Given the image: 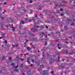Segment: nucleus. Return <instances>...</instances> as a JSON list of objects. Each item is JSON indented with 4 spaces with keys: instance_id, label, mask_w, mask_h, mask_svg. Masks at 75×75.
Wrapping results in <instances>:
<instances>
[{
    "instance_id": "4d7b16f0",
    "label": "nucleus",
    "mask_w": 75,
    "mask_h": 75,
    "mask_svg": "<svg viewBox=\"0 0 75 75\" xmlns=\"http://www.w3.org/2000/svg\"><path fill=\"white\" fill-rule=\"evenodd\" d=\"M25 20H26V21L27 22V20H28V18H25Z\"/></svg>"
},
{
    "instance_id": "4be33fe9",
    "label": "nucleus",
    "mask_w": 75,
    "mask_h": 75,
    "mask_svg": "<svg viewBox=\"0 0 75 75\" xmlns=\"http://www.w3.org/2000/svg\"><path fill=\"white\" fill-rule=\"evenodd\" d=\"M38 7L39 9L40 10H41V8H42V7H41V6L38 5Z\"/></svg>"
},
{
    "instance_id": "412c9836",
    "label": "nucleus",
    "mask_w": 75,
    "mask_h": 75,
    "mask_svg": "<svg viewBox=\"0 0 75 75\" xmlns=\"http://www.w3.org/2000/svg\"><path fill=\"white\" fill-rule=\"evenodd\" d=\"M18 70L16 68H15L14 69V71H15V72H18Z\"/></svg>"
},
{
    "instance_id": "72a5a7b5",
    "label": "nucleus",
    "mask_w": 75,
    "mask_h": 75,
    "mask_svg": "<svg viewBox=\"0 0 75 75\" xmlns=\"http://www.w3.org/2000/svg\"><path fill=\"white\" fill-rule=\"evenodd\" d=\"M11 65H12V68H14L15 67V66H14V64L12 63V64H11Z\"/></svg>"
},
{
    "instance_id": "f8f14e48",
    "label": "nucleus",
    "mask_w": 75,
    "mask_h": 75,
    "mask_svg": "<svg viewBox=\"0 0 75 75\" xmlns=\"http://www.w3.org/2000/svg\"><path fill=\"white\" fill-rule=\"evenodd\" d=\"M12 26L11 27V28H13V32L14 31V30H15V28H13V24H11Z\"/></svg>"
},
{
    "instance_id": "37998d69",
    "label": "nucleus",
    "mask_w": 75,
    "mask_h": 75,
    "mask_svg": "<svg viewBox=\"0 0 75 75\" xmlns=\"http://www.w3.org/2000/svg\"><path fill=\"white\" fill-rule=\"evenodd\" d=\"M30 60V59L29 58H27V62H29V61Z\"/></svg>"
},
{
    "instance_id": "6ab92c4d",
    "label": "nucleus",
    "mask_w": 75,
    "mask_h": 75,
    "mask_svg": "<svg viewBox=\"0 0 75 75\" xmlns=\"http://www.w3.org/2000/svg\"><path fill=\"white\" fill-rule=\"evenodd\" d=\"M19 56L18 55L16 57L17 61H20V59H19Z\"/></svg>"
},
{
    "instance_id": "7c9ffc66",
    "label": "nucleus",
    "mask_w": 75,
    "mask_h": 75,
    "mask_svg": "<svg viewBox=\"0 0 75 75\" xmlns=\"http://www.w3.org/2000/svg\"><path fill=\"white\" fill-rule=\"evenodd\" d=\"M33 41H37V39L36 38H34Z\"/></svg>"
},
{
    "instance_id": "774afa93",
    "label": "nucleus",
    "mask_w": 75,
    "mask_h": 75,
    "mask_svg": "<svg viewBox=\"0 0 75 75\" xmlns=\"http://www.w3.org/2000/svg\"><path fill=\"white\" fill-rule=\"evenodd\" d=\"M53 73H54V71H51V74H53Z\"/></svg>"
},
{
    "instance_id": "de8ad7c7",
    "label": "nucleus",
    "mask_w": 75,
    "mask_h": 75,
    "mask_svg": "<svg viewBox=\"0 0 75 75\" xmlns=\"http://www.w3.org/2000/svg\"><path fill=\"white\" fill-rule=\"evenodd\" d=\"M22 28H23V26L21 25L20 26V28L21 29H22Z\"/></svg>"
},
{
    "instance_id": "5fc2aeb1",
    "label": "nucleus",
    "mask_w": 75,
    "mask_h": 75,
    "mask_svg": "<svg viewBox=\"0 0 75 75\" xmlns=\"http://www.w3.org/2000/svg\"><path fill=\"white\" fill-rule=\"evenodd\" d=\"M5 27H6L7 28H8V27H9V26L8 25H5Z\"/></svg>"
},
{
    "instance_id": "c03bdc74",
    "label": "nucleus",
    "mask_w": 75,
    "mask_h": 75,
    "mask_svg": "<svg viewBox=\"0 0 75 75\" xmlns=\"http://www.w3.org/2000/svg\"><path fill=\"white\" fill-rule=\"evenodd\" d=\"M5 59V57L4 56H3L2 59V60H4Z\"/></svg>"
},
{
    "instance_id": "5701e85b",
    "label": "nucleus",
    "mask_w": 75,
    "mask_h": 75,
    "mask_svg": "<svg viewBox=\"0 0 75 75\" xmlns=\"http://www.w3.org/2000/svg\"><path fill=\"white\" fill-rule=\"evenodd\" d=\"M64 28V30H67V29H68V27L66 26H65Z\"/></svg>"
},
{
    "instance_id": "79ce46f5",
    "label": "nucleus",
    "mask_w": 75,
    "mask_h": 75,
    "mask_svg": "<svg viewBox=\"0 0 75 75\" xmlns=\"http://www.w3.org/2000/svg\"><path fill=\"white\" fill-rule=\"evenodd\" d=\"M58 59L57 60L58 62H59V59H60V57H58Z\"/></svg>"
},
{
    "instance_id": "cd10ccee",
    "label": "nucleus",
    "mask_w": 75,
    "mask_h": 75,
    "mask_svg": "<svg viewBox=\"0 0 75 75\" xmlns=\"http://www.w3.org/2000/svg\"><path fill=\"white\" fill-rule=\"evenodd\" d=\"M29 35H34V34L31 33L30 31L29 32Z\"/></svg>"
},
{
    "instance_id": "13d9d810",
    "label": "nucleus",
    "mask_w": 75,
    "mask_h": 75,
    "mask_svg": "<svg viewBox=\"0 0 75 75\" xmlns=\"http://www.w3.org/2000/svg\"><path fill=\"white\" fill-rule=\"evenodd\" d=\"M25 45H24L23 46V47H26V46H27V45L26 44H25Z\"/></svg>"
},
{
    "instance_id": "7ed1b4c3",
    "label": "nucleus",
    "mask_w": 75,
    "mask_h": 75,
    "mask_svg": "<svg viewBox=\"0 0 75 75\" xmlns=\"http://www.w3.org/2000/svg\"><path fill=\"white\" fill-rule=\"evenodd\" d=\"M31 31L32 32H34V33H36L37 32V29L35 28H32L31 29Z\"/></svg>"
},
{
    "instance_id": "c85d7f7f",
    "label": "nucleus",
    "mask_w": 75,
    "mask_h": 75,
    "mask_svg": "<svg viewBox=\"0 0 75 75\" xmlns=\"http://www.w3.org/2000/svg\"><path fill=\"white\" fill-rule=\"evenodd\" d=\"M41 34H42V35H45V38H47V36L46 35H44V33L43 32H41Z\"/></svg>"
},
{
    "instance_id": "58836bf2",
    "label": "nucleus",
    "mask_w": 75,
    "mask_h": 75,
    "mask_svg": "<svg viewBox=\"0 0 75 75\" xmlns=\"http://www.w3.org/2000/svg\"><path fill=\"white\" fill-rule=\"evenodd\" d=\"M40 16H41V18H43V16H42V14L40 13Z\"/></svg>"
},
{
    "instance_id": "6e6552de",
    "label": "nucleus",
    "mask_w": 75,
    "mask_h": 75,
    "mask_svg": "<svg viewBox=\"0 0 75 75\" xmlns=\"http://www.w3.org/2000/svg\"><path fill=\"white\" fill-rule=\"evenodd\" d=\"M55 5H56V6L57 7H61L64 6V5H62L61 4L58 5L57 4H56Z\"/></svg>"
},
{
    "instance_id": "39448f33",
    "label": "nucleus",
    "mask_w": 75,
    "mask_h": 75,
    "mask_svg": "<svg viewBox=\"0 0 75 75\" xmlns=\"http://www.w3.org/2000/svg\"><path fill=\"white\" fill-rule=\"evenodd\" d=\"M40 22V23H42V22L41 21H39L38 22V23H37V22H34V24H35V25H38V24H39L41 23Z\"/></svg>"
},
{
    "instance_id": "393cba45",
    "label": "nucleus",
    "mask_w": 75,
    "mask_h": 75,
    "mask_svg": "<svg viewBox=\"0 0 75 75\" xmlns=\"http://www.w3.org/2000/svg\"><path fill=\"white\" fill-rule=\"evenodd\" d=\"M28 11L29 13H30L32 14V13H33V11L32 10H30L29 11Z\"/></svg>"
},
{
    "instance_id": "9b49d317",
    "label": "nucleus",
    "mask_w": 75,
    "mask_h": 75,
    "mask_svg": "<svg viewBox=\"0 0 75 75\" xmlns=\"http://www.w3.org/2000/svg\"><path fill=\"white\" fill-rule=\"evenodd\" d=\"M21 24H25V22H24V21L23 20H22L21 21V22H20V25H21Z\"/></svg>"
},
{
    "instance_id": "dca6fc26",
    "label": "nucleus",
    "mask_w": 75,
    "mask_h": 75,
    "mask_svg": "<svg viewBox=\"0 0 75 75\" xmlns=\"http://www.w3.org/2000/svg\"><path fill=\"white\" fill-rule=\"evenodd\" d=\"M10 20H11V17L9 18L8 19L6 20L7 22H9Z\"/></svg>"
},
{
    "instance_id": "ddd939ff",
    "label": "nucleus",
    "mask_w": 75,
    "mask_h": 75,
    "mask_svg": "<svg viewBox=\"0 0 75 75\" xmlns=\"http://www.w3.org/2000/svg\"><path fill=\"white\" fill-rule=\"evenodd\" d=\"M28 75H32V74H31V71L30 70L27 73Z\"/></svg>"
},
{
    "instance_id": "09e8293b",
    "label": "nucleus",
    "mask_w": 75,
    "mask_h": 75,
    "mask_svg": "<svg viewBox=\"0 0 75 75\" xmlns=\"http://www.w3.org/2000/svg\"><path fill=\"white\" fill-rule=\"evenodd\" d=\"M25 40H26V42H25V43H24V44H26V43H27V42H28V40H27V39H25Z\"/></svg>"
},
{
    "instance_id": "a19ab883",
    "label": "nucleus",
    "mask_w": 75,
    "mask_h": 75,
    "mask_svg": "<svg viewBox=\"0 0 75 75\" xmlns=\"http://www.w3.org/2000/svg\"><path fill=\"white\" fill-rule=\"evenodd\" d=\"M32 48H35V46L34 45H33L32 46Z\"/></svg>"
},
{
    "instance_id": "4c0bfd02",
    "label": "nucleus",
    "mask_w": 75,
    "mask_h": 75,
    "mask_svg": "<svg viewBox=\"0 0 75 75\" xmlns=\"http://www.w3.org/2000/svg\"><path fill=\"white\" fill-rule=\"evenodd\" d=\"M46 68L47 69H50V67H49L48 66H46Z\"/></svg>"
},
{
    "instance_id": "2f4dec72",
    "label": "nucleus",
    "mask_w": 75,
    "mask_h": 75,
    "mask_svg": "<svg viewBox=\"0 0 75 75\" xmlns=\"http://www.w3.org/2000/svg\"><path fill=\"white\" fill-rule=\"evenodd\" d=\"M36 64L38 66L40 65V64L39 63V62H36Z\"/></svg>"
},
{
    "instance_id": "473e14b6",
    "label": "nucleus",
    "mask_w": 75,
    "mask_h": 75,
    "mask_svg": "<svg viewBox=\"0 0 75 75\" xmlns=\"http://www.w3.org/2000/svg\"><path fill=\"white\" fill-rule=\"evenodd\" d=\"M70 17L71 18H74V16L73 14L71 15Z\"/></svg>"
},
{
    "instance_id": "423d86ee",
    "label": "nucleus",
    "mask_w": 75,
    "mask_h": 75,
    "mask_svg": "<svg viewBox=\"0 0 75 75\" xmlns=\"http://www.w3.org/2000/svg\"><path fill=\"white\" fill-rule=\"evenodd\" d=\"M42 74L44 75H48V73L47 72V71L46 70L44 71L43 72Z\"/></svg>"
},
{
    "instance_id": "2eb2a0df",
    "label": "nucleus",
    "mask_w": 75,
    "mask_h": 75,
    "mask_svg": "<svg viewBox=\"0 0 75 75\" xmlns=\"http://www.w3.org/2000/svg\"><path fill=\"white\" fill-rule=\"evenodd\" d=\"M38 71L40 74H42V69L41 68H39L38 69Z\"/></svg>"
},
{
    "instance_id": "864d4df0",
    "label": "nucleus",
    "mask_w": 75,
    "mask_h": 75,
    "mask_svg": "<svg viewBox=\"0 0 75 75\" xmlns=\"http://www.w3.org/2000/svg\"><path fill=\"white\" fill-rule=\"evenodd\" d=\"M52 62H50V65H51V64H52Z\"/></svg>"
},
{
    "instance_id": "e433bc0d",
    "label": "nucleus",
    "mask_w": 75,
    "mask_h": 75,
    "mask_svg": "<svg viewBox=\"0 0 75 75\" xmlns=\"http://www.w3.org/2000/svg\"><path fill=\"white\" fill-rule=\"evenodd\" d=\"M30 40L31 41H34V38H31L30 39Z\"/></svg>"
},
{
    "instance_id": "680f3d73",
    "label": "nucleus",
    "mask_w": 75,
    "mask_h": 75,
    "mask_svg": "<svg viewBox=\"0 0 75 75\" xmlns=\"http://www.w3.org/2000/svg\"><path fill=\"white\" fill-rule=\"evenodd\" d=\"M7 4V2H5L4 4H5V5H6V4Z\"/></svg>"
},
{
    "instance_id": "3c124183",
    "label": "nucleus",
    "mask_w": 75,
    "mask_h": 75,
    "mask_svg": "<svg viewBox=\"0 0 75 75\" xmlns=\"http://www.w3.org/2000/svg\"><path fill=\"white\" fill-rule=\"evenodd\" d=\"M32 7V6L31 5L28 6V7Z\"/></svg>"
},
{
    "instance_id": "a211bd4d",
    "label": "nucleus",
    "mask_w": 75,
    "mask_h": 75,
    "mask_svg": "<svg viewBox=\"0 0 75 75\" xmlns=\"http://www.w3.org/2000/svg\"><path fill=\"white\" fill-rule=\"evenodd\" d=\"M1 30H5V29H4V28L3 27V25H2V24L1 25Z\"/></svg>"
},
{
    "instance_id": "bb28decb",
    "label": "nucleus",
    "mask_w": 75,
    "mask_h": 75,
    "mask_svg": "<svg viewBox=\"0 0 75 75\" xmlns=\"http://www.w3.org/2000/svg\"><path fill=\"white\" fill-rule=\"evenodd\" d=\"M27 50H31V48H30V47H27Z\"/></svg>"
},
{
    "instance_id": "603ef678",
    "label": "nucleus",
    "mask_w": 75,
    "mask_h": 75,
    "mask_svg": "<svg viewBox=\"0 0 75 75\" xmlns=\"http://www.w3.org/2000/svg\"><path fill=\"white\" fill-rule=\"evenodd\" d=\"M23 64H21V67L22 68H23Z\"/></svg>"
},
{
    "instance_id": "bf43d9fd",
    "label": "nucleus",
    "mask_w": 75,
    "mask_h": 75,
    "mask_svg": "<svg viewBox=\"0 0 75 75\" xmlns=\"http://www.w3.org/2000/svg\"><path fill=\"white\" fill-rule=\"evenodd\" d=\"M35 18L37 17V14H35Z\"/></svg>"
},
{
    "instance_id": "aec40b11",
    "label": "nucleus",
    "mask_w": 75,
    "mask_h": 75,
    "mask_svg": "<svg viewBox=\"0 0 75 75\" xmlns=\"http://www.w3.org/2000/svg\"><path fill=\"white\" fill-rule=\"evenodd\" d=\"M74 53H75V50H74V52H70V53H69V54L70 55H72Z\"/></svg>"
},
{
    "instance_id": "6e6d98bb",
    "label": "nucleus",
    "mask_w": 75,
    "mask_h": 75,
    "mask_svg": "<svg viewBox=\"0 0 75 75\" xmlns=\"http://www.w3.org/2000/svg\"><path fill=\"white\" fill-rule=\"evenodd\" d=\"M6 69V68L5 67H3L2 69V70H5Z\"/></svg>"
},
{
    "instance_id": "a18cd8bd",
    "label": "nucleus",
    "mask_w": 75,
    "mask_h": 75,
    "mask_svg": "<svg viewBox=\"0 0 75 75\" xmlns=\"http://www.w3.org/2000/svg\"><path fill=\"white\" fill-rule=\"evenodd\" d=\"M71 26H74V22H73L72 23H71Z\"/></svg>"
},
{
    "instance_id": "49530a36",
    "label": "nucleus",
    "mask_w": 75,
    "mask_h": 75,
    "mask_svg": "<svg viewBox=\"0 0 75 75\" xmlns=\"http://www.w3.org/2000/svg\"><path fill=\"white\" fill-rule=\"evenodd\" d=\"M60 10L61 11H63L64 10H63V9L62 8H60Z\"/></svg>"
},
{
    "instance_id": "e2e57ef3",
    "label": "nucleus",
    "mask_w": 75,
    "mask_h": 75,
    "mask_svg": "<svg viewBox=\"0 0 75 75\" xmlns=\"http://www.w3.org/2000/svg\"><path fill=\"white\" fill-rule=\"evenodd\" d=\"M20 59L21 61H24V59Z\"/></svg>"
},
{
    "instance_id": "c756f323",
    "label": "nucleus",
    "mask_w": 75,
    "mask_h": 75,
    "mask_svg": "<svg viewBox=\"0 0 75 75\" xmlns=\"http://www.w3.org/2000/svg\"><path fill=\"white\" fill-rule=\"evenodd\" d=\"M1 36H3V38H4V33H1Z\"/></svg>"
},
{
    "instance_id": "c9c22d12",
    "label": "nucleus",
    "mask_w": 75,
    "mask_h": 75,
    "mask_svg": "<svg viewBox=\"0 0 75 75\" xmlns=\"http://www.w3.org/2000/svg\"><path fill=\"white\" fill-rule=\"evenodd\" d=\"M39 27H40V28L41 29H43V28H44L43 27V26H42V25H41V26H40Z\"/></svg>"
},
{
    "instance_id": "1a4fd4ad",
    "label": "nucleus",
    "mask_w": 75,
    "mask_h": 75,
    "mask_svg": "<svg viewBox=\"0 0 75 75\" xmlns=\"http://www.w3.org/2000/svg\"><path fill=\"white\" fill-rule=\"evenodd\" d=\"M64 68H65V66H64L61 65L59 66V69H64Z\"/></svg>"
},
{
    "instance_id": "b1692460",
    "label": "nucleus",
    "mask_w": 75,
    "mask_h": 75,
    "mask_svg": "<svg viewBox=\"0 0 75 75\" xmlns=\"http://www.w3.org/2000/svg\"><path fill=\"white\" fill-rule=\"evenodd\" d=\"M67 52H68V50H65L64 51V54H67Z\"/></svg>"
},
{
    "instance_id": "f3484780",
    "label": "nucleus",
    "mask_w": 75,
    "mask_h": 75,
    "mask_svg": "<svg viewBox=\"0 0 75 75\" xmlns=\"http://www.w3.org/2000/svg\"><path fill=\"white\" fill-rule=\"evenodd\" d=\"M35 20V18H32V19L29 20L28 22H31V21H33V20Z\"/></svg>"
},
{
    "instance_id": "0e129e2a",
    "label": "nucleus",
    "mask_w": 75,
    "mask_h": 75,
    "mask_svg": "<svg viewBox=\"0 0 75 75\" xmlns=\"http://www.w3.org/2000/svg\"><path fill=\"white\" fill-rule=\"evenodd\" d=\"M2 9V7H1L0 8V11H1Z\"/></svg>"
},
{
    "instance_id": "9d476101",
    "label": "nucleus",
    "mask_w": 75,
    "mask_h": 75,
    "mask_svg": "<svg viewBox=\"0 0 75 75\" xmlns=\"http://www.w3.org/2000/svg\"><path fill=\"white\" fill-rule=\"evenodd\" d=\"M2 16L3 15H2V14H0V17H1V19H2V20H4V18H5L4 17H2Z\"/></svg>"
},
{
    "instance_id": "ea45409f",
    "label": "nucleus",
    "mask_w": 75,
    "mask_h": 75,
    "mask_svg": "<svg viewBox=\"0 0 75 75\" xmlns=\"http://www.w3.org/2000/svg\"><path fill=\"white\" fill-rule=\"evenodd\" d=\"M55 42H59V40L58 39H57L55 40Z\"/></svg>"
},
{
    "instance_id": "a878e982",
    "label": "nucleus",
    "mask_w": 75,
    "mask_h": 75,
    "mask_svg": "<svg viewBox=\"0 0 75 75\" xmlns=\"http://www.w3.org/2000/svg\"><path fill=\"white\" fill-rule=\"evenodd\" d=\"M42 57H44V58H42V61L43 60L45 59V56L44 55H42Z\"/></svg>"
},
{
    "instance_id": "f704fd0d",
    "label": "nucleus",
    "mask_w": 75,
    "mask_h": 75,
    "mask_svg": "<svg viewBox=\"0 0 75 75\" xmlns=\"http://www.w3.org/2000/svg\"><path fill=\"white\" fill-rule=\"evenodd\" d=\"M62 2L63 3H64L65 4H66V3H67V2H66V1H62Z\"/></svg>"
},
{
    "instance_id": "338daca9",
    "label": "nucleus",
    "mask_w": 75,
    "mask_h": 75,
    "mask_svg": "<svg viewBox=\"0 0 75 75\" xmlns=\"http://www.w3.org/2000/svg\"><path fill=\"white\" fill-rule=\"evenodd\" d=\"M25 67L26 69H28V66H25Z\"/></svg>"
},
{
    "instance_id": "f257e3e1",
    "label": "nucleus",
    "mask_w": 75,
    "mask_h": 75,
    "mask_svg": "<svg viewBox=\"0 0 75 75\" xmlns=\"http://www.w3.org/2000/svg\"><path fill=\"white\" fill-rule=\"evenodd\" d=\"M51 19V21L52 22H54V21H57L58 20V19L57 18L55 19H54L52 17H50L49 18V19Z\"/></svg>"
},
{
    "instance_id": "f03ea898",
    "label": "nucleus",
    "mask_w": 75,
    "mask_h": 75,
    "mask_svg": "<svg viewBox=\"0 0 75 75\" xmlns=\"http://www.w3.org/2000/svg\"><path fill=\"white\" fill-rule=\"evenodd\" d=\"M49 20H50L51 21H46L45 22L46 23H51V22H52L51 21V19L50 18V17H51V15H49Z\"/></svg>"
},
{
    "instance_id": "20e7f679",
    "label": "nucleus",
    "mask_w": 75,
    "mask_h": 75,
    "mask_svg": "<svg viewBox=\"0 0 75 75\" xmlns=\"http://www.w3.org/2000/svg\"><path fill=\"white\" fill-rule=\"evenodd\" d=\"M59 47H58L59 49H61V48H64V46H62V45H59V44H58L57 45V47H59Z\"/></svg>"
},
{
    "instance_id": "4468645a",
    "label": "nucleus",
    "mask_w": 75,
    "mask_h": 75,
    "mask_svg": "<svg viewBox=\"0 0 75 75\" xmlns=\"http://www.w3.org/2000/svg\"><path fill=\"white\" fill-rule=\"evenodd\" d=\"M12 46L13 47V48H14V47H17L18 46V44H17L16 45H12Z\"/></svg>"
},
{
    "instance_id": "0eeeda50",
    "label": "nucleus",
    "mask_w": 75,
    "mask_h": 75,
    "mask_svg": "<svg viewBox=\"0 0 75 75\" xmlns=\"http://www.w3.org/2000/svg\"><path fill=\"white\" fill-rule=\"evenodd\" d=\"M70 21H71V19H67L66 21V23L67 24H69V23H70Z\"/></svg>"
},
{
    "instance_id": "69168bd1",
    "label": "nucleus",
    "mask_w": 75,
    "mask_h": 75,
    "mask_svg": "<svg viewBox=\"0 0 75 75\" xmlns=\"http://www.w3.org/2000/svg\"><path fill=\"white\" fill-rule=\"evenodd\" d=\"M9 59L10 60V61H11V57H9Z\"/></svg>"
},
{
    "instance_id": "8fccbe9b",
    "label": "nucleus",
    "mask_w": 75,
    "mask_h": 75,
    "mask_svg": "<svg viewBox=\"0 0 75 75\" xmlns=\"http://www.w3.org/2000/svg\"><path fill=\"white\" fill-rule=\"evenodd\" d=\"M39 40H41V41H43V39H41V38H39Z\"/></svg>"
},
{
    "instance_id": "052dcab7",
    "label": "nucleus",
    "mask_w": 75,
    "mask_h": 75,
    "mask_svg": "<svg viewBox=\"0 0 75 75\" xmlns=\"http://www.w3.org/2000/svg\"><path fill=\"white\" fill-rule=\"evenodd\" d=\"M43 66H44L43 65H41L40 67V68H43Z\"/></svg>"
}]
</instances>
